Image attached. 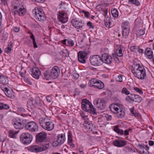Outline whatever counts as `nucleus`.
<instances>
[{
    "instance_id": "obj_1",
    "label": "nucleus",
    "mask_w": 154,
    "mask_h": 154,
    "mask_svg": "<svg viewBox=\"0 0 154 154\" xmlns=\"http://www.w3.org/2000/svg\"><path fill=\"white\" fill-rule=\"evenodd\" d=\"M60 69L58 66H54L51 70H46L44 73V79L49 80L51 78H57L59 75Z\"/></svg>"
},
{
    "instance_id": "obj_2",
    "label": "nucleus",
    "mask_w": 154,
    "mask_h": 154,
    "mask_svg": "<svg viewBox=\"0 0 154 154\" xmlns=\"http://www.w3.org/2000/svg\"><path fill=\"white\" fill-rule=\"evenodd\" d=\"M132 72L134 75L139 79H143L146 77V74L145 68L139 64L135 65L134 69L132 70Z\"/></svg>"
},
{
    "instance_id": "obj_3",
    "label": "nucleus",
    "mask_w": 154,
    "mask_h": 154,
    "mask_svg": "<svg viewBox=\"0 0 154 154\" xmlns=\"http://www.w3.org/2000/svg\"><path fill=\"white\" fill-rule=\"evenodd\" d=\"M11 6L12 10L15 14L23 16L26 12V9L22 4L20 3L18 1L16 0L15 2H13Z\"/></svg>"
},
{
    "instance_id": "obj_4",
    "label": "nucleus",
    "mask_w": 154,
    "mask_h": 154,
    "mask_svg": "<svg viewBox=\"0 0 154 154\" xmlns=\"http://www.w3.org/2000/svg\"><path fill=\"white\" fill-rule=\"evenodd\" d=\"M81 104L82 109L85 112L93 114L95 112V108L94 107L92 103L89 100L86 99L82 100Z\"/></svg>"
},
{
    "instance_id": "obj_5",
    "label": "nucleus",
    "mask_w": 154,
    "mask_h": 154,
    "mask_svg": "<svg viewBox=\"0 0 154 154\" xmlns=\"http://www.w3.org/2000/svg\"><path fill=\"white\" fill-rule=\"evenodd\" d=\"M109 108L110 111L113 113L116 114L117 116L119 118H122L124 116L125 112L124 110L122 109L119 107L116 104H111Z\"/></svg>"
},
{
    "instance_id": "obj_6",
    "label": "nucleus",
    "mask_w": 154,
    "mask_h": 154,
    "mask_svg": "<svg viewBox=\"0 0 154 154\" xmlns=\"http://www.w3.org/2000/svg\"><path fill=\"white\" fill-rule=\"evenodd\" d=\"M42 105V101L38 97H35L34 99L30 98L27 102V107L32 108L33 107H40Z\"/></svg>"
},
{
    "instance_id": "obj_7",
    "label": "nucleus",
    "mask_w": 154,
    "mask_h": 154,
    "mask_svg": "<svg viewBox=\"0 0 154 154\" xmlns=\"http://www.w3.org/2000/svg\"><path fill=\"white\" fill-rule=\"evenodd\" d=\"M32 135L29 133H23L20 136V140L21 142L28 145L31 143L32 140Z\"/></svg>"
},
{
    "instance_id": "obj_8",
    "label": "nucleus",
    "mask_w": 154,
    "mask_h": 154,
    "mask_svg": "<svg viewBox=\"0 0 154 154\" xmlns=\"http://www.w3.org/2000/svg\"><path fill=\"white\" fill-rule=\"evenodd\" d=\"M88 85L90 87H94L99 89H102L104 87V84L101 81L95 79H91L88 82Z\"/></svg>"
},
{
    "instance_id": "obj_9",
    "label": "nucleus",
    "mask_w": 154,
    "mask_h": 154,
    "mask_svg": "<svg viewBox=\"0 0 154 154\" xmlns=\"http://www.w3.org/2000/svg\"><path fill=\"white\" fill-rule=\"evenodd\" d=\"M90 61L91 65L95 66H100L102 64L101 57L98 55L91 56Z\"/></svg>"
},
{
    "instance_id": "obj_10",
    "label": "nucleus",
    "mask_w": 154,
    "mask_h": 154,
    "mask_svg": "<svg viewBox=\"0 0 154 154\" xmlns=\"http://www.w3.org/2000/svg\"><path fill=\"white\" fill-rule=\"evenodd\" d=\"M25 120H21L19 119H15L12 120V123L16 129H21L25 127Z\"/></svg>"
},
{
    "instance_id": "obj_11",
    "label": "nucleus",
    "mask_w": 154,
    "mask_h": 154,
    "mask_svg": "<svg viewBox=\"0 0 154 154\" xmlns=\"http://www.w3.org/2000/svg\"><path fill=\"white\" fill-rule=\"evenodd\" d=\"M25 128L31 132H36L38 130L37 124L34 121H31L26 124L25 126Z\"/></svg>"
},
{
    "instance_id": "obj_12",
    "label": "nucleus",
    "mask_w": 154,
    "mask_h": 154,
    "mask_svg": "<svg viewBox=\"0 0 154 154\" xmlns=\"http://www.w3.org/2000/svg\"><path fill=\"white\" fill-rule=\"evenodd\" d=\"M71 23L73 26L77 29L82 30L83 29L84 23L81 20H77L76 19H72Z\"/></svg>"
},
{
    "instance_id": "obj_13",
    "label": "nucleus",
    "mask_w": 154,
    "mask_h": 154,
    "mask_svg": "<svg viewBox=\"0 0 154 154\" xmlns=\"http://www.w3.org/2000/svg\"><path fill=\"white\" fill-rule=\"evenodd\" d=\"M29 73L33 78L38 79L41 75V72L38 68L34 67L30 70Z\"/></svg>"
},
{
    "instance_id": "obj_14",
    "label": "nucleus",
    "mask_w": 154,
    "mask_h": 154,
    "mask_svg": "<svg viewBox=\"0 0 154 154\" xmlns=\"http://www.w3.org/2000/svg\"><path fill=\"white\" fill-rule=\"evenodd\" d=\"M47 134L42 132L37 134L36 137V141L37 143L45 142L46 140Z\"/></svg>"
},
{
    "instance_id": "obj_15",
    "label": "nucleus",
    "mask_w": 154,
    "mask_h": 154,
    "mask_svg": "<svg viewBox=\"0 0 154 154\" xmlns=\"http://www.w3.org/2000/svg\"><path fill=\"white\" fill-rule=\"evenodd\" d=\"M101 59L102 61V63H104L107 64H109L112 62V57L106 53H103L102 54Z\"/></svg>"
},
{
    "instance_id": "obj_16",
    "label": "nucleus",
    "mask_w": 154,
    "mask_h": 154,
    "mask_svg": "<svg viewBox=\"0 0 154 154\" xmlns=\"http://www.w3.org/2000/svg\"><path fill=\"white\" fill-rule=\"evenodd\" d=\"M101 59L102 61V63H104L107 64H109L112 62V57L106 53H103L102 54Z\"/></svg>"
},
{
    "instance_id": "obj_17",
    "label": "nucleus",
    "mask_w": 154,
    "mask_h": 154,
    "mask_svg": "<svg viewBox=\"0 0 154 154\" xmlns=\"http://www.w3.org/2000/svg\"><path fill=\"white\" fill-rule=\"evenodd\" d=\"M127 143V141L121 139H118L113 142L114 146L118 147L124 146Z\"/></svg>"
},
{
    "instance_id": "obj_18",
    "label": "nucleus",
    "mask_w": 154,
    "mask_h": 154,
    "mask_svg": "<svg viewBox=\"0 0 154 154\" xmlns=\"http://www.w3.org/2000/svg\"><path fill=\"white\" fill-rule=\"evenodd\" d=\"M54 127V124L51 121H47L46 122L43 128L48 131H50L53 130Z\"/></svg>"
},
{
    "instance_id": "obj_19",
    "label": "nucleus",
    "mask_w": 154,
    "mask_h": 154,
    "mask_svg": "<svg viewBox=\"0 0 154 154\" xmlns=\"http://www.w3.org/2000/svg\"><path fill=\"white\" fill-rule=\"evenodd\" d=\"M87 57L84 55L81 51H79L78 53V60L80 63L85 64L86 63V59Z\"/></svg>"
},
{
    "instance_id": "obj_20",
    "label": "nucleus",
    "mask_w": 154,
    "mask_h": 154,
    "mask_svg": "<svg viewBox=\"0 0 154 154\" xmlns=\"http://www.w3.org/2000/svg\"><path fill=\"white\" fill-rule=\"evenodd\" d=\"M43 11V10L42 9L36 7L33 10L32 13L34 15L35 18L38 17V16L39 17V16L40 15V13H41V12L42 13Z\"/></svg>"
},
{
    "instance_id": "obj_21",
    "label": "nucleus",
    "mask_w": 154,
    "mask_h": 154,
    "mask_svg": "<svg viewBox=\"0 0 154 154\" xmlns=\"http://www.w3.org/2000/svg\"><path fill=\"white\" fill-rule=\"evenodd\" d=\"M65 140V135L64 134H61L58 135L56 140H57V143L61 145L64 142Z\"/></svg>"
},
{
    "instance_id": "obj_22",
    "label": "nucleus",
    "mask_w": 154,
    "mask_h": 154,
    "mask_svg": "<svg viewBox=\"0 0 154 154\" xmlns=\"http://www.w3.org/2000/svg\"><path fill=\"white\" fill-rule=\"evenodd\" d=\"M58 18L60 21L62 23H65L68 20L67 14L66 13H60L59 15Z\"/></svg>"
},
{
    "instance_id": "obj_23",
    "label": "nucleus",
    "mask_w": 154,
    "mask_h": 154,
    "mask_svg": "<svg viewBox=\"0 0 154 154\" xmlns=\"http://www.w3.org/2000/svg\"><path fill=\"white\" fill-rule=\"evenodd\" d=\"M145 54L146 57L149 59H152L153 57V51L150 48H148L145 49Z\"/></svg>"
},
{
    "instance_id": "obj_24",
    "label": "nucleus",
    "mask_w": 154,
    "mask_h": 154,
    "mask_svg": "<svg viewBox=\"0 0 154 154\" xmlns=\"http://www.w3.org/2000/svg\"><path fill=\"white\" fill-rule=\"evenodd\" d=\"M72 141V133L71 131H69L68 134V142L71 147L73 148L75 147V145L73 143Z\"/></svg>"
},
{
    "instance_id": "obj_25",
    "label": "nucleus",
    "mask_w": 154,
    "mask_h": 154,
    "mask_svg": "<svg viewBox=\"0 0 154 154\" xmlns=\"http://www.w3.org/2000/svg\"><path fill=\"white\" fill-rule=\"evenodd\" d=\"M48 118L47 116L44 117H41L38 119V122L41 126L43 128L44 125H45L46 122L48 120Z\"/></svg>"
},
{
    "instance_id": "obj_26",
    "label": "nucleus",
    "mask_w": 154,
    "mask_h": 154,
    "mask_svg": "<svg viewBox=\"0 0 154 154\" xmlns=\"http://www.w3.org/2000/svg\"><path fill=\"white\" fill-rule=\"evenodd\" d=\"M5 95L10 98H13L14 97V92L10 88H8L5 93Z\"/></svg>"
},
{
    "instance_id": "obj_27",
    "label": "nucleus",
    "mask_w": 154,
    "mask_h": 154,
    "mask_svg": "<svg viewBox=\"0 0 154 154\" xmlns=\"http://www.w3.org/2000/svg\"><path fill=\"white\" fill-rule=\"evenodd\" d=\"M106 106V101L104 99H100L97 108L100 109H103Z\"/></svg>"
},
{
    "instance_id": "obj_28",
    "label": "nucleus",
    "mask_w": 154,
    "mask_h": 154,
    "mask_svg": "<svg viewBox=\"0 0 154 154\" xmlns=\"http://www.w3.org/2000/svg\"><path fill=\"white\" fill-rule=\"evenodd\" d=\"M19 131H17L14 130H10L9 131V135L11 138H16L17 135Z\"/></svg>"
},
{
    "instance_id": "obj_29",
    "label": "nucleus",
    "mask_w": 154,
    "mask_h": 154,
    "mask_svg": "<svg viewBox=\"0 0 154 154\" xmlns=\"http://www.w3.org/2000/svg\"><path fill=\"white\" fill-rule=\"evenodd\" d=\"M40 14V15L39 16V17L38 16V17L36 18L35 19L40 22H43L46 20V17L44 11L42 13L41 12Z\"/></svg>"
},
{
    "instance_id": "obj_30",
    "label": "nucleus",
    "mask_w": 154,
    "mask_h": 154,
    "mask_svg": "<svg viewBox=\"0 0 154 154\" xmlns=\"http://www.w3.org/2000/svg\"><path fill=\"white\" fill-rule=\"evenodd\" d=\"M30 151L33 152H41L40 147L38 146H31L29 149Z\"/></svg>"
},
{
    "instance_id": "obj_31",
    "label": "nucleus",
    "mask_w": 154,
    "mask_h": 154,
    "mask_svg": "<svg viewBox=\"0 0 154 154\" xmlns=\"http://www.w3.org/2000/svg\"><path fill=\"white\" fill-rule=\"evenodd\" d=\"M50 146L49 143H45L42 145L41 147H39L41 152L45 150L48 149Z\"/></svg>"
},
{
    "instance_id": "obj_32",
    "label": "nucleus",
    "mask_w": 154,
    "mask_h": 154,
    "mask_svg": "<svg viewBox=\"0 0 154 154\" xmlns=\"http://www.w3.org/2000/svg\"><path fill=\"white\" fill-rule=\"evenodd\" d=\"M122 36L123 38H126L129 33V29H122Z\"/></svg>"
},
{
    "instance_id": "obj_33",
    "label": "nucleus",
    "mask_w": 154,
    "mask_h": 154,
    "mask_svg": "<svg viewBox=\"0 0 154 154\" xmlns=\"http://www.w3.org/2000/svg\"><path fill=\"white\" fill-rule=\"evenodd\" d=\"M12 47V43L11 42H10L8 45V47L5 49V52L7 54L9 53L11 50Z\"/></svg>"
},
{
    "instance_id": "obj_34",
    "label": "nucleus",
    "mask_w": 154,
    "mask_h": 154,
    "mask_svg": "<svg viewBox=\"0 0 154 154\" xmlns=\"http://www.w3.org/2000/svg\"><path fill=\"white\" fill-rule=\"evenodd\" d=\"M84 125L85 128L88 129H90L93 126V124L91 123L86 120L85 121Z\"/></svg>"
},
{
    "instance_id": "obj_35",
    "label": "nucleus",
    "mask_w": 154,
    "mask_h": 154,
    "mask_svg": "<svg viewBox=\"0 0 154 154\" xmlns=\"http://www.w3.org/2000/svg\"><path fill=\"white\" fill-rule=\"evenodd\" d=\"M114 131L119 134L122 135L124 134L123 131L118 128V126H116L114 127Z\"/></svg>"
},
{
    "instance_id": "obj_36",
    "label": "nucleus",
    "mask_w": 154,
    "mask_h": 154,
    "mask_svg": "<svg viewBox=\"0 0 154 154\" xmlns=\"http://www.w3.org/2000/svg\"><path fill=\"white\" fill-rule=\"evenodd\" d=\"M133 95L134 97V101L138 103H140L141 101L142 98L141 97L134 94Z\"/></svg>"
},
{
    "instance_id": "obj_37",
    "label": "nucleus",
    "mask_w": 154,
    "mask_h": 154,
    "mask_svg": "<svg viewBox=\"0 0 154 154\" xmlns=\"http://www.w3.org/2000/svg\"><path fill=\"white\" fill-rule=\"evenodd\" d=\"M7 80V77L4 75H0V82L1 83H7L8 82H6Z\"/></svg>"
},
{
    "instance_id": "obj_38",
    "label": "nucleus",
    "mask_w": 154,
    "mask_h": 154,
    "mask_svg": "<svg viewBox=\"0 0 154 154\" xmlns=\"http://www.w3.org/2000/svg\"><path fill=\"white\" fill-rule=\"evenodd\" d=\"M117 54H116L117 56L121 57L123 55L122 49L121 48H119L117 50Z\"/></svg>"
},
{
    "instance_id": "obj_39",
    "label": "nucleus",
    "mask_w": 154,
    "mask_h": 154,
    "mask_svg": "<svg viewBox=\"0 0 154 154\" xmlns=\"http://www.w3.org/2000/svg\"><path fill=\"white\" fill-rule=\"evenodd\" d=\"M111 14L114 17H117L119 16V12L116 9L114 8L111 10Z\"/></svg>"
},
{
    "instance_id": "obj_40",
    "label": "nucleus",
    "mask_w": 154,
    "mask_h": 154,
    "mask_svg": "<svg viewBox=\"0 0 154 154\" xmlns=\"http://www.w3.org/2000/svg\"><path fill=\"white\" fill-rule=\"evenodd\" d=\"M122 29H129V23L128 21H125L123 22L122 25Z\"/></svg>"
},
{
    "instance_id": "obj_41",
    "label": "nucleus",
    "mask_w": 154,
    "mask_h": 154,
    "mask_svg": "<svg viewBox=\"0 0 154 154\" xmlns=\"http://www.w3.org/2000/svg\"><path fill=\"white\" fill-rule=\"evenodd\" d=\"M0 110L3 109H7L9 108V106L7 104H4L3 103H0Z\"/></svg>"
},
{
    "instance_id": "obj_42",
    "label": "nucleus",
    "mask_w": 154,
    "mask_h": 154,
    "mask_svg": "<svg viewBox=\"0 0 154 154\" xmlns=\"http://www.w3.org/2000/svg\"><path fill=\"white\" fill-rule=\"evenodd\" d=\"M128 3L134 4L137 6H139L140 5V3L137 0H128Z\"/></svg>"
},
{
    "instance_id": "obj_43",
    "label": "nucleus",
    "mask_w": 154,
    "mask_h": 154,
    "mask_svg": "<svg viewBox=\"0 0 154 154\" xmlns=\"http://www.w3.org/2000/svg\"><path fill=\"white\" fill-rule=\"evenodd\" d=\"M60 54L64 57H68L69 56L68 52L66 50H62L60 52Z\"/></svg>"
},
{
    "instance_id": "obj_44",
    "label": "nucleus",
    "mask_w": 154,
    "mask_h": 154,
    "mask_svg": "<svg viewBox=\"0 0 154 154\" xmlns=\"http://www.w3.org/2000/svg\"><path fill=\"white\" fill-rule=\"evenodd\" d=\"M67 43L68 46L70 47H72L74 45V43L73 41L71 39H67Z\"/></svg>"
},
{
    "instance_id": "obj_45",
    "label": "nucleus",
    "mask_w": 154,
    "mask_h": 154,
    "mask_svg": "<svg viewBox=\"0 0 154 154\" xmlns=\"http://www.w3.org/2000/svg\"><path fill=\"white\" fill-rule=\"evenodd\" d=\"M124 150L126 152H129L131 151H134L135 152L134 149H133L132 148H131L129 146H127L125 147Z\"/></svg>"
},
{
    "instance_id": "obj_46",
    "label": "nucleus",
    "mask_w": 154,
    "mask_h": 154,
    "mask_svg": "<svg viewBox=\"0 0 154 154\" xmlns=\"http://www.w3.org/2000/svg\"><path fill=\"white\" fill-rule=\"evenodd\" d=\"M144 34V30L143 29H140L137 31V36H140L143 35Z\"/></svg>"
},
{
    "instance_id": "obj_47",
    "label": "nucleus",
    "mask_w": 154,
    "mask_h": 154,
    "mask_svg": "<svg viewBox=\"0 0 154 154\" xmlns=\"http://www.w3.org/2000/svg\"><path fill=\"white\" fill-rule=\"evenodd\" d=\"M89 49L88 48H85L83 51H81L84 55L87 57L89 53Z\"/></svg>"
},
{
    "instance_id": "obj_48",
    "label": "nucleus",
    "mask_w": 154,
    "mask_h": 154,
    "mask_svg": "<svg viewBox=\"0 0 154 154\" xmlns=\"http://www.w3.org/2000/svg\"><path fill=\"white\" fill-rule=\"evenodd\" d=\"M121 92L122 94H125L126 95H128L130 94L129 91H128L127 89L125 88H124L122 89Z\"/></svg>"
},
{
    "instance_id": "obj_49",
    "label": "nucleus",
    "mask_w": 154,
    "mask_h": 154,
    "mask_svg": "<svg viewBox=\"0 0 154 154\" xmlns=\"http://www.w3.org/2000/svg\"><path fill=\"white\" fill-rule=\"evenodd\" d=\"M130 110L131 113L132 114L133 116L135 117H138V113L134 112V107L131 108Z\"/></svg>"
},
{
    "instance_id": "obj_50",
    "label": "nucleus",
    "mask_w": 154,
    "mask_h": 154,
    "mask_svg": "<svg viewBox=\"0 0 154 154\" xmlns=\"http://www.w3.org/2000/svg\"><path fill=\"white\" fill-rule=\"evenodd\" d=\"M134 95V94H131V96H127L126 97V100L127 101H129V100H130L134 101V95Z\"/></svg>"
},
{
    "instance_id": "obj_51",
    "label": "nucleus",
    "mask_w": 154,
    "mask_h": 154,
    "mask_svg": "<svg viewBox=\"0 0 154 154\" xmlns=\"http://www.w3.org/2000/svg\"><path fill=\"white\" fill-rule=\"evenodd\" d=\"M80 115L82 118L85 121L87 120V116H86L84 113L82 111L80 112Z\"/></svg>"
},
{
    "instance_id": "obj_52",
    "label": "nucleus",
    "mask_w": 154,
    "mask_h": 154,
    "mask_svg": "<svg viewBox=\"0 0 154 154\" xmlns=\"http://www.w3.org/2000/svg\"><path fill=\"white\" fill-rule=\"evenodd\" d=\"M130 49L131 51L136 52L138 50V47L135 46H131L130 47Z\"/></svg>"
},
{
    "instance_id": "obj_53",
    "label": "nucleus",
    "mask_w": 154,
    "mask_h": 154,
    "mask_svg": "<svg viewBox=\"0 0 154 154\" xmlns=\"http://www.w3.org/2000/svg\"><path fill=\"white\" fill-rule=\"evenodd\" d=\"M116 80L120 82H122L123 80L122 79V75H119L116 78Z\"/></svg>"
},
{
    "instance_id": "obj_54",
    "label": "nucleus",
    "mask_w": 154,
    "mask_h": 154,
    "mask_svg": "<svg viewBox=\"0 0 154 154\" xmlns=\"http://www.w3.org/2000/svg\"><path fill=\"white\" fill-rule=\"evenodd\" d=\"M134 90L136 91L137 93H139L140 94H143L142 91L140 89L137 87H135L134 88Z\"/></svg>"
},
{
    "instance_id": "obj_55",
    "label": "nucleus",
    "mask_w": 154,
    "mask_h": 154,
    "mask_svg": "<svg viewBox=\"0 0 154 154\" xmlns=\"http://www.w3.org/2000/svg\"><path fill=\"white\" fill-rule=\"evenodd\" d=\"M32 40V43L33 45V47L34 48H38V46L36 43L35 38H32L31 39Z\"/></svg>"
},
{
    "instance_id": "obj_56",
    "label": "nucleus",
    "mask_w": 154,
    "mask_h": 154,
    "mask_svg": "<svg viewBox=\"0 0 154 154\" xmlns=\"http://www.w3.org/2000/svg\"><path fill=\"white\" fill-rule=\"evenodd\" d=\"M87 26L89 27V28L94 29V26L92 25V23L90 21H88L87 23Z\"/></svg>"
},
{
    "instance_id": "obj_57",
    "label": "nucleus",
    "mask_w": 154,
    "mask_h": 154,
    "mask_svg": "<svg viewBox=\"0 0 154 154\" xmlns=\"http://www.w3.org/2000/svg\"><path fill=\"white\" fill-rule=\"evenodd\" d=\"M104 23L106 27L109 28V27L110 22L109 20H105Z\"/></svg>"
},
{
    "instance_id": "obj_58",
    "label": "nucleus",
    "mask_w": 154,
    "mask_h": 154,
    "mask_svg": "<svg viewBox=\"0 0 154 154\" xmlns=\"http://www.w3.org/2000/svg\"><path fill=\"white\" fill-rule=\"evenodd\" d=\"M99 101L100 99H97L94 100V104L96 105V106L97 107L99 104Z\"/></svg>"
},
{
    "instance_id": "obj_59",
    "label": "nucleus",
    "mask_w": 154,
    "mask_h": 154,
    "mask_svg": "<svg viewBox=\"0 0 154 154\" xmlns=\"http://www.w3.org/2000/svg\"><path fill=\"white\" fill-rule=\"evenodd\" d=\"M18 111L20 113H23L25 112V110L23 108L19 107L17 108Z\"/></svg>"
},
{
    "instance_id": "obj_60",
    "label": "nucleus",
    "mask_w": 154,
    "mask_h": 154,
    "mask_svg": "<svg viewBox=\"0 0 154 154\" xmlns=\"http://www.w3.org/2000/svg\"><path fill=\"white\" fill-rule=\"evenodd\" d=\"M13 30L15 32H18L20 31V28L17 26H14L13 28Z\"/></svg>"
},
{
    "instance_id": "obj_61",
    "label": "nucleus",
    "mask_w": 154,
    "mask_h": 154,
    "mask_svg": "<svg viewBox=\"0 0 154 154\" xmlns=\"http://www.w3.org/2000/svg\"><path fill=\"white\" fill-rule=\"evenodd\" d=\"M113 57L114 59L116 62H118L119 61V59L118 58L117 56L116 53L112 54Z\"/></svg>"
},
{
    "instance_id": "obj_62",
    "label": "nucleus",
    "mask_w": 154,
    "mask_h": 154,
    "mask_svg": "<svg viewBox=\"0 0 154 154\" xmlns=\"http://www.w3.org/2000/svg\"><path fill=\"white\" fill-rule=\"evenodd\" d=\"M1 88L2 90L5 93V91L7 90L8 88L5 87V86L4 85H2L1 86Z\"/></svg>"
},
{
    "instance_id": "obj_63",
    "label": "nucleus",
    "mask_w": 154,
    "mask_h": 154,
    "mask_svg": "<svg viewBox=\"0 0 154 154\" xmlns=\"http://www.w3.org/2000/svg\"><path fill=\"white\" fill-rule=\"evenodd\" d=\"M105 117L107 121H110L111 120L112 118V116L109 115H106Z\"/></svg>"
},
{
    "instance_id": "obj_64",
    "label": "nucleus",
    "mask_w": 154,
    "mask_h": 154,
    "mask_svg": "<svg viewBox=\"0 0 154 154\" xmlns=\"http://www.w3.org/2000/svg\"><path fill=\"white\" fill-rule=\"evenodd\" d=\"M46 99L47 101L48 102H51L52 101L51 98L49 96H47L46 97Z\"/></svg>"
}]
</instances>
